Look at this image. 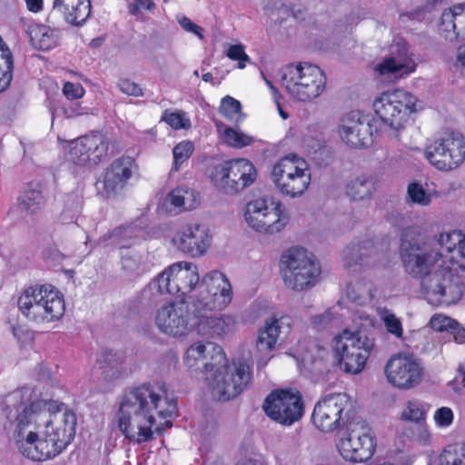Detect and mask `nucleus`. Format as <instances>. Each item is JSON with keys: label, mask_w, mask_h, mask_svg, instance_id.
<instances>
[{"label": "nucleus", "mask_w": 465, "mask_h": 465, "mask_svg": "<svg viewBox=\"0 0 465 465\" xmlns=\"http://www.w3.org/2000/svg\"><path fill=\"white\" fill-rule=\"evenodd\" d=\"M437 245L440 248L420 242L414 230L406 228L401 233V259L409 274L421 279V292L429 303L450 305L463 296L464 282L457 269L444 266L443 251L465 270V232H442Z\"/></svg>", "instance_id": "nucleus-1"}, {"label": "nucleus", "mask_w": 465, "mask_h": 465, "mask_svg": "<svg viewBox=\"0 0 465 465\" xmlns=\"http://www.w3.org/2000/svg\"><path fill=\"white\" fill-rule=\"evenodd\" d=\"M31 391L22 388L6 397L7 408L17 412L13 440L25 458L43 461L59 455L75 436L76 416L64 404L51 412L53 402L31 401Z\"/></svg>", "instance_id": "nucleus-2"}, {"label": "nucleus", "mask_w": 465, "mask_h": 465, "mask_svg": "<svg viewBox=\"0 0 465 465\" xmlns=\"http://www.w3.org/2000/svg\"><path fill=\"white\" fill-rule=\"evenodd\" d=\"M177 411L173 399L168 398L163 382H149L124 392L118 411V427L130 441L142 443L153 439L155 417H173Z\"/></svg>", "instance_id": "nucleus-3"}, {"label": "nucleus", "mask_w": 465, "mask_h": 465, "mask_svg": "<svg viewBox=\"0 0 465 465\" xmlns=\"http://www.w3.org/2000/svg\"><path fill=\"white\" fill-rule=\"evenodd\" d=\"M185 365L201 370L213 397L229 401L240 395L252 382L250 365L242 361L228 364L223 348L215 343L195 342L186 351Z\"/></svg>", "instance_id": "nucleus-4"}, {"label": "nucleus", "mask_w": 465, "mask_h": 465, "mask_svg": "<svg viewBox=\"0 0 465 465\" xmlns=\"http://www.w3.org/2000/svg\"><path fill=\"white\" fill-rule=\"evenodd\" d=\"M17 306L22 314L33 322H54L65 312L63 294L47 284L26 288L19 296Z\"/></svg>", "instance_id": "nucleus-5"}, {"label": "nucleus", "mask_w": 465, "mask_h": 465, "mask_svg": "<svg viewBox=\"0 0 465 465\" xmlns=\"http://www.w3.org/2000/svg\"><path fill=\"white\" fill-rule=\"evenodd\" d=\"M374 346V338L365 330L352 331L344 329L332 341L334 354L341 369L351 374L360 373L364 369Z\"/></svg>", "instance_id": "nucleus-6"}, {"label": "nucleus", "mask_w": 465, "mask_h": 465, "mask_svg": "<svg viewBox=\"0 0 465 465\" xmlns=\"http://www.w3.org/2000/svg\"><path fill=\"white\" fill-rule=\"evenodd\" d=\"M281 82L292 98L301 102H311L323 93L327 78L318 65L299 63L282 68Z\"/></svg>", "instance_id": "nucleus-7"}, {"label": "nucleus", "mask_w": 465, "mask_h": 465, "mask_svg": "<svg viewBox=\"0 0 465 465\" xmlns=\"http://www.w3.org/2000/svg\"><path fill=\"white\" fill-rule=\"evenodd\" d=\"M416 103L417 98L402 89L384 92L373 102L375 113L391 127V136L397 142L411 114L416 111Z\"/></svg>", "instance_id": "nucleus-8"}, {"label": "nucleus", "mask_w": 465, "mask_h": 465, "mask_svg": "<svg viewBox=\"0 0 465 465\" xmlns=\"http://www.w3.org/2000/svg\"><path fill=\"white\" fill-rule=\"evenodd\" d=\"M355 402L347 393H331L322 397L312 412L313 424L323 432L345 428L357 419Z\"/></svg>", "instance_id": "nucleus-9"}, {"label": "nucleus", "mask_w": 465, "mask_h": 465, "mask_svg": "<svg viewBox=\"0 0 465 465\" xmlns=\"http://www.w3.org/2000/svg\"><path fill=\"white\" fill-rule=\"evenodd\" d=\"M282 270L285 285L294 291L312 288L317 282L321 273L319 263L305 249L292 247L282 256Z\"/></svg>", "instance_id": "nucleus-10"}, {"label": "nucleus", "mask_w": 465, "mask_h": 465, "mask_svg": "<svg viewBox=\"0 0 465 465\" xmlns=\"http://www.w3.org/2000/svg\"><path fill=\"white\" fill-rule=\"evenodd\" d=\"M271 177L277 189L291 198L301 196L311 183V172L305 160L291 153L272 167Z\"/></svg>", "instance_id": "nucleus-11"}, {"label": "nucleus", "mask_w": 465, "mask_h": 465, "mask_svg": "<svg viewBox=\"0 0 465 465\" xmlns=\"http://www.w3.org/2000/svg\"><path fill=\"white\" fill-rule=\"evenodd\" d=\"M345 431L338 443L341 457L351 462H363L375 450L374 438L369 425L361 417L352 420L344 428Z\"/></svg>", "instance_id": "nucleus-12"}, {"label": "nucleus", "mask_w": 465, "mask_h": 465, "mask_svg": "<svg viewBox=\"0 0 465 465\" xmlns=\"http://www.w3.org/2000/svg\"><path fill=\"white\" fill-rule=\"evenodd\" d=\"M199 272L195 264L178 262L167 267L150 284L152 292L185 296L199 283Z\"/></svg>", "instance_id": "nucleus-13"}, {"label": "nucleus", "mask_w": 465, "mask_h": 465, "mask_svg": "<svg viewBox=\"0 0 465 465\" xmlns=\"http://www.w3.org/2000/svg\"><path fill=\"white\" fill-rule=\"evenodd\" d=\"M384 373L388 382L399 390H411L422 381L424 367L413 354L399 352L392 355L385 364Z\"/></svg>", "instance_id": "nucleus-14"}, {"label": "nucleus", "mask_w": 465, "mask_h": 465, "mask_svg": "<svg viewBox=\"0 0 465 465\" xmlns=\"http://www.w3.org/2000/svg\"><path fill=\"white\" fill-rule=\"evenodd\" d=\"M262 409L272 420L290 426L303 414L301 394L292 390H274L264 400Z\"/></svg>", "instance_id": "nucleus-15"}, {"label": "nucleus", "mask_w": 465, "mask_h": 465, "mask_svg": "<svg viewBox=\"0 0 465 465\" xmlns=\"http://www.w3.org/2000/svg\"><path fill=\"white\" fill-rule=\"evenodd\" d=\"M232 299V289L227 277L219 271H212L203 276L199 285V296L193 300V306L223 310Z\"/></svg>", "instance_id": "nucleus-16"}, {"label": "nucleus", "mask_w": 465, "mask_h": 465, "mask_svg": "<svg viewBox=\"0 0 465 465\" xmlns=\"http://www.w3.org/2000/svg\"><path fill=\"white\" fill-rule=\"evenodd\" d=\"M425 156L438 170H452L465 159V141L459 134H446L426 146Z\"/></svg>", "instance_id": "nucleus-17"}, {"label": "nucleus", "mask_w": 465, "mask_h": 465, "mask_svg": "<svg viewBox=\"0 0 465 465\" xmlns=\"http://www.w3.org/2000/svg\"><path fill=\"white\" fill-rule=\"evenodd\" d=\"M193 306L184 301L163 305L155 314V324L164 334L181 337L193 331Z\"/></svg>", "instance_id": "nucleus-18"}, {"label": "nucleus", "mask_w": 465, "mask_h": 465, "mask_svg": "<svg viewBox=\"0 0 465 465\" xmlns=\"http://www.w3.org/2000/svg\"><path fill=\"white\" fill-rule=\"evenodd\" d=\"M212 236L206 226L190 223L182 226L173 238V245L193 258L203 256L210 247Z\"/></svg>", "instance_id": "nucleus-19"}, {"label": "nucleus", "mask_w": 465, "mask_h": 465, "mask_svg": "<svg viewBox=\"0 0 465 465\" xmlns=\"http://www.w3.org/2000/svg\"><path fill=\"white\" fill-rule=\"evenodd\" d=\"M374 127L368 115L360 111H351L342 119L340 125L341 139L351 147H366L372 143Z\"/></svg>", "instance_id": "nucleus-20"}, {"label": "nucleus", "mask_w": 465, "mask_h": 465, "mask_svg": "<svg viewBox=\"0 0 465 465\" xmlns=\"http://www.w3.org/2000/svg\"><path fill=\"white\" fill-rule=\"evenodd\" d=\"M90 15V0H54L46 21L53 26H59L62 19L69 25L80 27L86 23Z\"/></svg>", "instance_id": "nucleus-21"}, {"label": "nucleus", "mask_w": 465, "mask_h": 465, "mask_svg": "<svg viewBox=\"0 0 465 465\" xmlns=\"http://www.w3.org/2000/svg\"><path fill=\"white\" fill-rule=\"evenodd\" d=\"M218 309H199L193 306V331L206 338H220L230 332L233 327V319L228 315L215 316L213 312Z\"/></svg>", "instance_id": "nucleus-22"}, {"label": "nucleus", "mask_w": 465, "mask_h": 465, "mask_svg": "<svg viewBox=\"0 0 465 465\" xmlns=\"http://www.w3.org/2000/svg\"><path fill=\"white\" fill-rule=\"evenodd\" d=\"M416 64L409 53L406 42L400 40L391 46V56L383 59L375 66L381 75L402 77L414 72Z\"/></svg>", "instance_id": "nucleus-23"}, {"label": "nucleus", "mask_w": 465, "mask_h": 465, "mask_svg": "<svg viewBox=\"0 0 465 465\" xmlns=\"http://www.w3.org/2000/svg\"><path fill=\"white\" fill-rule=\"evenodd\" d=\"M135 169V161L131 156H122L114 160L101 182L106 197H113L120 193L126 186Z\"/></svg>", "instance_id": "nucleus-24"}, {"label": "nucleus", "mask_w": 465, "mask_h": 465, "mask_svg": "<svg viewBox=\"0 0 465 465\" xmlns=\"http://www.w3.org/2000/svg\"><path fill=\"white\" fill-rule=\"evenodd\" d=\"M439 32L450 42L465 38V4L455 5L442 12Z\"/></svg>", "instance_id": "nucleus-25"}, {"label": "nucleus", "mask_w": 465, "mask_h": 465, "mask_svg": "<svg viewBox=\"0 0 465 465\" xmlns=\"http://www.w3.org/2000/svg\"><path fill=\"white\" fill-rule=\"evenodd\" d=\"M292 323V319L288 315H282L280 318L272 317L266 321L264 327L260 330L258 334L257 350L265 354L272 351L275 347L279 333L284 328L289 330Z\"/></svg>", "instance_id": "nucleus-26"}, {"label": "nucleus", "mask_w": 465, "mask_h": 465, "mask_svg": "<svg viewBox=\"0 0 465 465\" xmlns=\"http://www.w3.org/2000/svg\"><path fill=\"white\" fill-rule=\"evenodd\" d=\"M373 246L370 242L350 245L342 252L344 267L351 272H356L365 267L373 266Z\"/></svg>", "instance_id": "nucleus-27"}, {"label": "nucleus", "mask_w": 465, "mask_h": 465, "mask_svg": "<svg viewBox=\"0 0 465 465\" xmlns=\"http://www.w3.org/2000/svg\"><path fill=\"white\" fill-rule=\"evenodd\" d=\"M229 173H231V193L250 186L257 177L254 165L243 158L229 161Z\"/></svg>", "instance_id": "nucleus-28"}, {"label": "nucleus", "mask_w": 465, "mask_h": 465, "mask_svg": "<svg viewBox=\"0 0 465 465\" xmlns=\"http://www.w3.org/2000/svg\"><path fill=\"white\" fill-rule=\"evenodd\" d=\"M56 26L53 28L45 25H33L28 27L31 45L38 50L48 51L58 45L59 31Z\"/></svg>", "instance_id": "nucleus-29"}, {"label": "nucleus", "mask_w": 465, "mask_h": 465, "mask_svg": "<svg viewBox=\"0 0 465 465\" xmlns=\"http://www.w3.org/2000/svg\"><path fill=\"white\" fill-rule=\"evenodd\" d=\"M82 139L85 154L90 159L88 167L98 164L107 156L109 143L102 134L93 133L82 136Z\"/></svg>", "instance_id": "nucleus-30"}, {"label": "nucleus", "mask_w": 465, "mask_h": 465, "mask_svg": "<svg viewBox=\"0 0 465 465\" xmlns=\"http://www.w3.org/2000/svg\"><path fill=\"white\" fill-rule=\"evenodd\" d=\"M45 203V198L39 183H28L18 197V207L27 214L36 213Z\"/></svg>", "instance_id": "nucleus-31"}, {"label": "nucleus", "mask_w": 465, "mask_h": 465, "mask_svg": "<svg viewBox=\"0 0 465 465\" xmlns=\"http://www.w3.org/2000/svg\"><path fill=\"white\" fill-rule=\"evenodd\" d=\"M263 217L261 223H257L256 232L273 234L282 231L289 222L284 206L280 203H272L273 205Z\"/></svg>", "instance_id": "nucleus-32"}, {"label": "nucleus", "mask_w": 465, "mask_h": 465, "mask_svg": "<svg viewBox=\"0 0 465 465\" xmlns=\"http://www.w3.org/2000/svg\"><path fill=\"white\" fill-rule=\"evenodd\" d=\"M104 380L111 381L119 379L124 371V355L113 351H103L98 358Z\"/></svg>", "instance_id": "nucleus-33"}, {"label": "nucleus", "mask_w": 465, "mask_h": 465, "mask_svg": "<svg viewBox=\"0 0 465 465\" xmlns=\"http://www.w3.org/2000/svg\"><path fill=\"white\" fill-rule=\"evenodd\" d=\"M142 237V230L135 225L121 226L108 233L110 243L129 248Z\"/></svg>", "instance_id": "nucleus-34"}, {"label": "nucleus", "mask_w": 465, "mask_h": 465, "mask_svg": "<svg viewBox=\"0 0 465 465\" xmlns=\"http://www.w3.org/2000/svg\"><path fill=\"white\" fill-rule=\"evenodd\" d=\"M14 62L9 48L0 42V93L5 91L13 79Z\"/></svg>", "instance_id": "nucleus-35"}, {"label": "nucleus", "mask_w": 465, "mask_h": 465, "mask_svg": "<svg viewBox=\"0 0 465 465\" xmlns=\"http://www.w3.org/2000/svg\"><path fill=\"white\" fill-rule=\"evenodd\" d=\"M373 191V180L365 176L357 177L351 180L346 186V193L353 200H364L370 198Z\"/></svg>", "instance_id": "nucleus-36"}, {"label": "nucleus", "mask_w": 465, "mask_h": 465, "mask_svg": "<svg viewBox=\"0 0 465 465\" xmlns=\"http://www.w3.org/2000/svg\"><path fill=\"white\" fill-rule=\"evenodd\" d=\"M82 205L83 200L78 194L73 193L67 195L64 203L63 210L59 215L60 223L63 224L76 223L82 210Z\"/></svg>", "instance_id": "nucleus-37"}, {"label": "nucleus", "mask_w": 465, "mask_h": 465, "mask_svg": "<svg viewBox=\"0 0 465 465\" xmlns=\"http://www.w3.org/2000/svg\"><path fill=\"white\" fill-rule=\"evenodd\" d=\"M270 208L267 203V200L260 198L248 203L246 205V211L244 213L245 220L250 227L256 231L257 223H261L263 217L267 215Z\"/></svg>", "instance_id": "nucleus-38"}, {"label": "nucleus", "mask_w": 465, "mask_h": 465, "mask_svg": "<svg viewBox=\"0 0 465 465\" xmlns=\"http://www.w3.org/2000/svg\"><path fill=\"white\" fill-rule=\"evenodd\" d=\"M209 177L213 185L224 193H231V173H229V161L213 165L210 168Z\"/></svg>", "instance_id": "nucleus-39"}, {"label": "nucleus", "mask_w": 465, "mask_h": 465, "mask_svg": "<svg viewBox=\"0 0 465 465\" xmlns=\"http://www.w3.org/2000/svg\"><path fill=\"white\" fill-rule=\"evenodd\" d=\"M439 465H465V443L448 445L439 456Z\"/></svg>", "instance_id": "nucleus-40"}, {"label": "nucleus", "mask_w": 465, "mask_h": 465, "mask_svg": "<svg viewBox=\"0 0 465 465\" xmlns=\"http://www.w3.org/2000/svg\"><path fill=\"white\" fill-rule=\"evenodd\" d=\"M194 192L188 188L177 187L171 191L165 201L175 208H183V210H191L194 208L196 203L193 199L192 203H187L188 196L193 197Z\"/></svg>", "instance_id": "nucleus-41"}, {"label": "nucleus", "mask_w": 465, "mask_h": 465, "mask_svg": "<svg viewBox=\"0 0 465 465\" xmlns=\"http://www.w3.org/2000/svg\"><path fill=\"white\" fill-rule=\"evenodd\" d=\"M429 405L420 401H410L402 411V419L414 424L423 422Z\"/></svg>", "instance_id": "nucleus-42"}, {"label": "nucleus", "mask_w": 465, "mask_h": 465, "mask_svg": "<svg viewBox=\"0 0 465 465\" xmlns=\"http://www.w3.org/2000/svg\"><path fill=\"white\" fill-rule=\"evenodd\" d=\"M66 160L74 165L88 167L90 159L85 154L82 137L69 143Z\"/></svg>", "instance_id": "nucleus-43"}, {"label": "nucleus", "mask_w": 465, "mask_h": 465, "mask_svg": "<svg viewBox=\"0 0 465 465\" xmlns=\"http://www.w3.org/2000/svg\"><path fill=\"white\" fill-rule=\"evenodd\" d=\"M223 134L225 143L234 148H242L254 142L252 136L232 127H224Z\"/></svg>", "instance_id": "nucleus-44"}, {"label": "nucleus", "mask_w": 465, "mask_h": 465, "mask_svg": "<svg viewBox=\"0 0 465 465\" xmlns=\"http://www.w3.org/2000/svg\"><path fill=\"white\" fill-rule=\"evenodd\" d=\"M219 112L229 120L239 121L242 115V104L235 98L226 95L221 101Z\"/></svg>", "instance_id": "nucleus-45"}, {"label": "nucleus", "mask_w": 465, "mask_h": 465, "mask_svg": "<svg viewBox=\"0 0 465 465\" xmlns=\"http://www.w3.org/2000/svg\"><path fill=\"white\" fill-rule=\"evenodd\" d=\"M408 200L411 203L428 206L431 203V195L418 183H411L407 190Z\"/></svg>", "instance_id": "nucleus-46"}, {"label": "nucleus", "mask_w": 465, "mask_h": 465, "mask_svg": "<svg viewBox=\"0 0 465 465\" xmlns=\"http://www.w3.org/2000/svg\"><path fill=\"white\" fill-rule=\"evenodd\" d=\"M347 295L352 302L359 303L366 298L371 300L374 297L371 287L360 282L348 285Z\"/></svg>", "instance_id": "nucleus-47"}, {"label": "nucleus", "mask_w": 465, "mask_h": 465, "mask_svg": "<svg viewBox=\"0 0 465 465\" xmlns=\"http://www.w3.org/2000/svg\"><path fill=\"white\" fill-rule=\"evenodd\" d=\"M193 143L190 141H183L174 146L173 150V169L177 171L180 164L183 163L193 152Z\"/></svg>", "instance_id": "nucleus-48"}, {"label": "nucleus", "mask_w": 465, "mask_h": 465, "mask_svg": "<svg viewBox=\"0 0 465 465\" xmlns=\"http://www.w3.org/2000/svg\"><path fill=\"white\" fill-rule=\"evenodd\" d=\"M163 120L173 129H186L191 126L190 119L183 112L165 113Z\"/></svg>", "instance_id": "nucleus-49"}, {"label": "nucleus", "mask_w": 465, "mask_h": 465, "mask_svg": "<svg viewBox=\"0 0 465 465\" xmlns=\"http://www.w3.org/2000/svg\"><path fill=\"white\" fill-rule=\"evenodd\" d=\"M227 56L233 61H238V68L243 69L246 66V62L250 60V57L244 51L242 45H231L226 53Z\"/></svg>", "instance_id": "nucleus-50"}, {"label": "nucleus", "mask_w": 465, "mask_h": 465, "mask_svg": "<svg viewBox=\"0 0 465 465\" xmlns=\"http://www.w3.org/2000/svg\"><path fill=\"white\" fill-rule=\"evenodd\" d=\"M411 428V438L414 441L420 445L426 446L430 441V434L429 432L426 422H420L413 425Z\"/></svg>", "instance_id": "nucleus-51"}, {"label": "nucleus", "mask_w": 465, "mask_h": 465, "mask_svg": "<svg viewBox=\"0 0 465 465\" xmlns=\"http://www.w3.org/2000/svg\"><path fill=\"white\" fill-rule=\"evenodd\" d=\"M433 418L437 426L447 428L451 425L454 415L450 408L440 407L435 411Z\"/></svg>", "instance_id": "nucleus-52"}, {"label": "nucleus", "mask_w": 465, "mask_h": 465, "mask_svg": "<svg viewBox=\"0 0 465 465\" xmlns=\"http://www.w3.org/2000/svg\"><path fill=\"white\" fill-rule=\"evenodd\" d=\"M456 320L444 315H434L430 322V327L437 331L449 332Z\"/></svg>", "instance_id": "nucleus-53"}, {"label": "nucleus", "mask_w": 465, "mask_h": 465, "mask_svg": "<svg viewBox=\"0 0 465 465\" xmlns=\"http://www.w3.org/2000/svg\"><path fill=\"white\" fill-rule=\"evenodd\" d=\"M155 8L153 0H134L128 5V12L134 16H138L142 10L152 12Z\"/></svg>", "instance_id": "nucleus-54"}, {"label": "nucleus", "mask_w": 465, "mask_h": 465, "mask_svg": "<svg viewBox=\"0 0 465 465\" xmlns=\"http://www.w3.org/2000/svg\"><path fill=\"white\" fill-rule=\"evenodd\" d=\"M63 94L67 99L75 100L84 94V89L79 83L65 82L63 86Z\"/></svg>", "instance_id": "nucleus-55"}, {"label": "nucleus", "mask_w": 465, "mask_h": 465, "mask_svg": "<svg viewBox=\"0 0 465 465\" xmlns=\"http://www.w3.org/2000/svg\"><path fill=\"white\" fill-rule=\"evenodd\" d=\"M384 324L386 330L395 335L396 337H401L402 335V326L401 321L396 318L394 314L389 313L384 316Z\"/></svg>", "instance_id": "nucleus-56"}, {"label": "nucleus", "mask_w": 465, "mask_h": 465, "mask_svg": "<svg viewBox=\"0 0 465 465\" xmlns=\"http://www.w3.org/2000/svg\"><path fill=\"white\" fill-rule=\"evenodd\" d=\"M118 87L124 94L128 95L138 97L143 94L142 88L137 84L128 79H121L118 82Z\"/></svg>", "instance_id": "nucleus-57"}, {"label": "nucleus", "mask_w": 465, "mask_h": 465, "mask_svg": "<svg viewBox=\"0 0 465 465\" xmlns=\"http://www.w3.org/2000/svg\"><path fill=\"white\" fill-rule=\"evenodd\" d=\"M332 320V313L330 311L312 317V322L317 329H325Z\"/></svg>", "instance_id": "nucleus-58"}, {"label": "nucleus", "mask_w": 465, "mask_h": 465, "mask_svg": "<svg viewBox=\"0 0 465 465\" xmlns=\"http://www.w3.org/2000/svg\"><path fill=\"white\" fill-rule=\"evenodd\" d=\"M181 26L187 32H191L194 35H196L200 39L203 38V35L202 34L203 28L196 24H194L191 19L188 17H183L180 20Z\"/></svg>", "instance_id": "nucleus-59"}, {"label": "nucleus", "mask_w": 465, "mask_h": 465, "mask_svg": "<svg viewBox=\"0 0 465 465\" xmlns=\"http://www.w3.org/2000/svg\"><path fill=\"white\" fill-rule=\"evenodd\" d=\"M449 333L453 336L455 342L460 344L465 343V328L462 327L457 321L452 325Z\"/></svg>", "instance_id": "nucleus-60"}, {"label": "nucleus", "mask_w": 465, "mask_h": 465, "mask_svg": "<svg viewBox=\"0 0 465 465\" xmlns=\"http://www.w3.org/2000/svg\"><path fill=\"white\" fill-rule=\"evenodd\" d=\"M455 66L457 67V69L460 71L462 74L465 75V45L460 46L459 49V54L457 61L455 63Z\"/></svg>", "instance_id": "nucleus-61"}, {"label": "nucleus", "mask_w": 465, "mask_h": 465, "mask_svg": "<svg viewBox=\"0 0 465 465\" xmlns=\"http://www.w3.org/2000/svg\"><path fill=\"white\" fill-rule=\"evenodd\" d=\"M30 12L38 13L43 9V0H25Z\"/></svg>", "instance_id": "nucleus-62"}, {"label": "nucleus", "mask_w": 465, "mask_h": 465, "mask_svg": "<svg viewBox=\"0 0 465 465\" xmlns=\"http://www.w3.org/2000/svg\"><path fill=\"white\" fill-rule=\"evenodd\" d=\"M262 76L263 80L265 81L267 86L272 91L273 99L277 100V97H281V94H280L278 89L273 85V84L271 80L266 78V76L264 75V74L262 72Z\"/></svg>", "instance_id": "nucleus-63"}, {"label": "nucleus", "mask_w": 465, "mask_h": 465, "mask_svg": "<svg viewBox=\"0 0 465 465\" xmlns=\"http://www.w3.org/2000/svg\"><path fill=\"white\" fill-rule=\"evenodd\" d=\"M236 465H263V463L256 460H242Z\"/></svg>", "instance_id": "nucleus-64"}]
</instances>
